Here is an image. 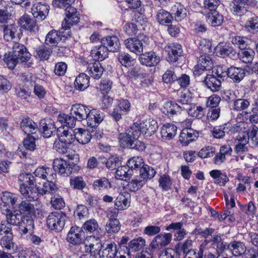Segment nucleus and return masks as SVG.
<instances>
[{"mask_svg": "<svg viewBox=\"0 0 258 258\" xmlns=\"http://www.w3.org/2000/svg\"><path fill=\"white\" fill-rule=\"evenodd\" d=\"M2 213L6 215V219L13 226H19L22 234H31L33 232L35 224L31 216H23L18 210L12 211L10 209L2 208Z\"/></svg>", "mask_w": 258, "mask_h": 258, "instance_id": "f257e3e1", "label": "nucleus"}, {"mask_svg": "<svg viewBox=\"0 0 258 258\" xmlns=\"http://www.w3.org/2000/svg\"><path fill=\"white\" fill-rule=\"evenodd\" d=\"M75 0H53L52 5L54 7L61 9L66 8V17L62 22V29L68 30L71 26L77 24L79 22L80 18L77 10L71 6V4Z\"/></svg>", "mask_w": 258, "mask_h": 258, "instance_id": "f03ea898", "label": "nucleus"}, {"mask_svg": "<svg viewBox=\"0 0 258 258\" xmlns=\"http://www.w3.org/2000/svg\"><path fill=\"white\" fill-rule=\"evenodd\" d=\"M141 135L139 129L138 122H136L128 128L125 133L119 135L118 139L121 145L123 147L130 148L135 143Z\"/></svg>", "mask_w": 258, "mask_h": 258, "instance_id": "7ed1b4c3", "label": "nucleus"}, {"mask_svg": "<svg viewBox=\"0 0 258 258\" xmlns=\"http://www.w3.org/2000/svg\"><path fill=\"white\" fill-rule=\"evenodd\" d=\"M141 135L139 129L138 122H136L128 128L125 133L119 135L118 139L121 145L123 147L130 148L135 143Z\"/></svg>", "mask_w": 258, "mask_h": 258, "instance_id": "20e7f679", "label": "nucleus"}, {"mask_svg": "<svg viewBox=\"0 0 258 258\" xmlns=\"http://www.w3.org/2000/svg\"><path fill=\"white\" fill-rule=\"evenodd\" d=\"M66 219V214L63 212H53L47 216L46 224L50 230L60 232L64 228Z\"/></svg>", "mask_w": 258, "mask_h": 258, "instance_id": "39448f33", "label": "nucleus"}, {"mask_svg": "<svg viewBox=\"0 0 258 258\" xmlns=\"http://www.w3.org/2000/svg\"><path fill=\"white\" fill-rule=\"evenodd\" d=\"M148 40V38L146 36H140L125 39L124 44L130 51L137 55H140L143 52L144 48L147 44Z\"/></svg>", "mask_w": 258, "mask_h": 258, "instance_id": "423d86ee", "label": "nucleus"}, {"mask_svg": "<svg viewBox=\"0 0 258 258\" xmlns=\"http://www.w3.org/2000/svg\"><path fill=\"white\" fill-rule=\"evenodd\" d=\"M85 249L88 254L97 257L100 256L102 247L104 246L102 244L100 239L98 237L90 236L86 238L85 240Z\"/></svg>", "mask_w": 258, "mask_h": 258, "instance_id": "0eeeda50", "label": "nucleus"}, {"mask_svg": "<svg viewBox=\"0 0 258 258\" xmlns=\"http://www.w3.org/2000/svg\"><path fill=\"white\" fill-rule=\"evenodd\" d=\"M74 164L73 162L67 161L62 158H56L53 162V168L54 172H57L62 176H68L73 170Z\"/></svg>", "mask_w": 258, "mask_h": 258, "instance_id": "6e6552de", "label": "nucleus"}, {"mask_svg": "<svg viewBox=\"0 0 258 258\" xmlns=\"http://www.w3.org/2000/svg\"><path fill=\"white\" fill-rule=\"evenodd\" d=\"M165 50L168 53L167 61L171 62L177 61L183 52L182 46L178 43L169 44L165 47Z\"/></svg>", "mask_w": 258, "mask_h": 258, "instance_id": "1a4fd4ad", "label": "nucleus"}, {"mask_svg": "<svg viewBox=\"0 0 258 258\" xmlns=\"http://www.w3.org/2000/svg\"><path fill=\"white\" fill-rule=\"evenodd\" d=\"M56 133L59 141L66 145H71L76 139L75 130L60 126L58 127Z\"/></svg>", "mask_w": 258, "mask_h": 258, "instance_id": "9d476101", "label": "nucleus"}, {"mask_svg": "<svg viewBox=\"0 0 258 258\" xmlns=\"http://www.w3.org/2000/svg\"><path fill=\"white\" fill-rule=\"evenodd\" d=\"M49 6L45 3L39 2L34 4L31 8V13L38 21L45 19L48 14Z\"/></svg>", "mask_w": 258, "mask_h": 258, "instance_id": "9b49d317", "label": "nucleus"}, {"mask_svg": "<svg viewBox=\"0 0 258 258\" xmlns=\"http://www.w3.org/2000/svg\"><path fill=\"white\" fill-rule=\"evenodd\" d=\"M139 129L143 134H148L151 135L155 133L158 129V125L156 120L149 118L143 120L142 122H138Z\"/></svg>", "mask_w": 258, "mask_h": 258, "instance_id": "f8f14e48", "label": "nucleus"}, {"mask_svg": "<svg viewBox=\"0 0 258 258\" xmlns=\"http://www.w3.org/2000/svg\"><path fill=\"white\" fill-rule=\"evenodd\" d=\"M20 128L23 132L27 135L36 134L39 131L37 123L27 116L22 119Z\"/></svg>", "mask_w": 258, "mask_h": 258, "instance_id": "ddd939ff", "label": "nucleus"}, {"mask_svg": "<svg viewBox=\"0 0 258 258\" xmlns=\"http://www.w3.org/2000/svg\"><path fill=\"white\" fill-rule=\"evenodd\" d=\"M39 131L44 138H48L51 137L55 131L56 127L54 122L50 119H43L39 122Z\"/></svg>", "mask_w": 258, "mask_h": 258, "instance_id": "4468645a", "label": "nucleus"}, {"mask_svg": "<svg viewBox=\"0 0 258 258\" xmlns=\"http://www.w3.org/2000/svg\"><path fill=\"white\" fill-rule=\"evenodd\" d=\"M84 232L78 226L72 227L67 235L68 241L74 245H79L82 243Z\"/></svg>", "mask_w": 258, "mask_h": 258, "instance_id": "2eb2a0df", "label": "nucleus"}, {"mask_svg": "<svg viewBox=\"0 0 258 258\" xmlns=\"http://www.w3.org/2000/svg\"><path fill=\"white\" fill-rule=\"evenodd\" d=\"M31 201H22L18 206V210L23 216L28 215L33 218L36 217V211L38 209L36 208L35 205L30 202Z\"/></svg>", "mask_w": 258, "mask_h": 258, "instance_id": "dca6fc26", "label": "nucleus"}, {"mask_svg": "<svg viewBox=\"0 0 258 258\" xmlns=\"http://www.w3.org/2000/svg\"><path fill=\"white\" fill-rule=\"evenodd\" d=\"M172 235L171 233L160 234L156 236L151 243L153 249H160L167 245L171 242Z\"/></svg>", "mask_w": 258, "mask_h": 258, "instance_id": "f3484780", "label": "nucleus"}, {"mask_svg": "<svg viewBox=\"0 0 258 258\" xmlns=\"http://www.w3.org/2000/svg\"><path fill=\"white\" fill-rule=\"evenodd\" d=\"M90 111L91 110L87 106L81 104H76L72 106L71 113L79 121L85 119L87 121Z\"/></svg>", "mask_w": 258, "mask_h": 258, "instance_id": "a211bd4d", "label": "nucleus"}, {"mask_svg": "<svg viewBox=\"0 0 258 258\" xmlns=\"http://www.w3.org/2000/svg\"><path fill=\"white\" fill-rule=\"evenodd\" d=\"M34 174L35 176L47 181L53 180L56 176L53 168L46 166H39L37 167L35 170Z\"/></svg>", "mask_w": 258, "mask_h": 258, "instance_id": "6ab92c4d", "label": "nucleus"}, {"mask_svg": "<svg viewBox=\"0 0 258 258\" xmlns=\"http://www.w3.org/2000/svg\"><path fill=\"white\" fill-rule=\"evenodd\" d=\"M12 53L18 57L21 62H26L30 57V54L27 51L25 46L19 43L14 44Z\"/></svg>", "mask_w": 258, "mask_h": 258, "instance_id": "aec40b11", "label": "nucleus"}, {"mask_svg": "<svg viewBox=\"0 0 258 258\" xmlns=\"http://www.w3.org/2000/svg\"><path fill=\"white\" fill-rule=\"evenodd\" d=\"M198 136V133L193 130L184 129L179 135V141L182 146H187L190 143L195 141Z\"/></svg>", "mask_w": 258, "mask_h": 258, "instance_id": "412c9836", "label": "nucleus"}, {"mask_svg": "<svg viewBox=\"0 0 258 258\" xmlns=\"http://www.w3.org/2000/svg\"><path fill=\"white\" fill-rule=\"evenodd\" d=\"M101 44L107 49L108 51L116 52L120 48V42L118 38L115 36H107L101 39Z\"/></svg>", "mask_w": 258, "mask_h": 258, "instance_id": "4be33fe9", "label": "nucleus"}, {"mask_svg": "<svg viewBox=\"0 0 258 258\" xmlns=\"http://www.w3.org/2000/svg\"><path fill=\"white\" fill-rule=\"evenodd\" d=\"M18 195L15 194L9 191L3 192L1 196L2 202L1 204V211H2L3 207L10 209L11 207H13L18 202Z\"/></svg>", "mask_w": 258, "mask_h": 258, "instance_id": "5701e85b", "label": "nucleus"}, {"mask_svg": "<svg viewBox=\"0 0 258 258\" xmlns=\"http://www.w3.org/2000/svg\"><path fill=\"white\" fill-rule=\"evenodd\" d=\"M215 51L217 55L225 57L230 56L234 57L236 55V51L229 44L226 43H219L215 48Z\"/></svg>", "mask_w": 258, "mask_h": 258, "instance_id": "b1692460", "label": "nucleus"}, {"mask_svg": "<svg viewBox=\"0 0 258 258\" xmlns=\"http://www.w3.org/2000/svg\"><path fill=\"white\" fill-rule=\"evenodd\" d=\"M139 60L140 62L146 66L152 67L158 64L160 60V57L157 56L154 52H145L140 54Z\"/></svg>", "mask_w": 258, "mask_h": 258, "instance_id": "393cba45", "label": "nucleus"}, {"mask_svg": "<svg viewBox=\"0 0 258 258\" xmlns=\"http://www.w3.org/2000/svg\"><path fill=\"white\" fill-rule=\"evenodd\" d=\"M104 117L103 112L96 109H92L87 119V125L91 127L96 126L103 120Z\"/></svg>", "mask_w": 258, "mask_h": 258, "instance_id": "a878e982", "label": "nucleus"}, {"mask_svg": "<svg viewBox=\"0 0 258 258\" xmlns=\"http://www.w3.org/2000/svg\"><path fill=\"white\" fill-rule=\"evenodd\" d=\"M18 23L22 28L30 32H35L38 29L36 20L28 15H24L21 17Z\"/></svg>", "mask_w": 258, "mask_h": 258, "instance_id": "bb28decb", "label": "nucleus"}, {"mask_svg": "<svg viewBox=\"0 0 258 258\" xmlns=\"http://www.w3.org/2000/svg\"><path fill=\"white\" fill-rule=\"evenodd\" d=\"M104 69L98 61H95L88 64L87 72L90 77L95 79H99L102 76Z\"/></svg>", "mask_w": 258, "mask_h": 258, "instance_id": "cd10ccee", "label": "nucleus"}, {"mask_svg": "<svg viewBox=\"0 0 258 258\" xmlns=\"http://www.w3.org/2000/svg\"><path fill=\"white\" fill-rule=\"evenodd\" d=\"M21 194L28 201H35L38 199V194L36 186L30 185L29 186L26 184H21L19 189Z\"/></svg>", "mask_w": 258, "mask_h": 258, "instance_id": "c85d7f7f", "label": "nucleus"}, {"mask_svg": "<svg viewBox=\"0 0 258 258\" xmlns=\"http://www.w3.org/2000/svg\"><path fill=\"white\" fill-rule=\"evenodd\" d=\"M146 245L145 240L139 237L131 240L128 242V245L126 246L127 251V254L130 255L131 252H135L142 250Z\"/></svg>", "mask_w": 258, "mask_h": 258, "instance_id": "c756f323", "label": "nucleus"}, {"mask_svg": "<svg viewBox=\"0 0 258 258\" xmlns=\"http://www.w3.org/2000/svg\"><path fill=\"white\" fill-rule=\"evenodd\" d=\"M115 207L118 210L127 209L131 203V196L126 192L120 194L115 201Z\"/></svg>", "mask_w": 258, "mask_h": 258, "instance_id": "7c9ffc66", "label": "nucleus"}, {"mask_svg": "<svg viewBox=\"0 0 258 258\" xmlns=\"http://www.w3.org/2000/svg\"><path fill=\"white\" fill-rule=\"evenodd\" d=\"M227 249L235 256H241L246 250L245 244L239 241H233L228 244Z\"/></svg>", "mask_w": 258, "mask_h": 258, "instance_id": "2f4dec72", "label": "nucleus"}, {"mask_svg": "<svg viewBox=\"0 0 258 258\" xmlns=\"http://www.w3.org/2000/svg\"><path fill=\"white\" fill-rule=\"evenodd\" d=\"M100 258H116L117 256L116 245L114 242L103 244Z\"/></svg>", "mask_w": 258, "mask_h": 258, "instance_id": "473e14b6", "label": "nucleus"}, {"mask_svg": "<svg viewBox=\"0 0 258 258\" xmlns=\"http://www.w3.org/2000/svg\"><path fill=\"white\" fill-rule=\"evenodd\" d=\"M177 127L172 123L164 124L160 131L161 137L163 140H170L176 135Z\"/></svg>", "mask_w": 258, "mask_h": 258, "instance_id": "72a5a7b5", "label": "nucleus"}, {"mask_svg": "<svg viewBox=\"0 0 258 258\" xmlns=\"http://www.w3.org/2000/svg\"><path fill=\"white\" fill-rule=\"evenodd\" d=\"M162 112L170 118L181 113L180 106L177 103L172 101H167L164 103Z\"/></svg>", "mask_w": 258, "mask_h": 258, "instance_id": "f704fd0d", "label": "nucleus"}, {"mask_svg": "<svg viewBox=\"0 0 258 258\" xmlns=\"http://www.w3.org/2000/svg\"><path fill=\"white\" fill-rule=\"evenodd\" d=\"M108 52L107 49L101 44L93 48L90 52V55L95 61H102L107 57Z\"/></svg>", "mask_w": 258, "mask_h": 258, "instance_id": "c9c22d12", "label": "nucleus"}, {"mask_svg": "<svg viewBox=\"0 0 258 258\" xmlns=\"http://www.w3.org/2000/svg\"><path fill=\"white\" fill-rule=\"evenodd\" d=\"M245 75V70L241 68L231 67L228 69V77L235 83H239Z\"/></svg>", "mask_w": 258, "mask_h": 258, "instance_id": "e433bc0d", "label": "nucleus"}, {"mask_svg": "<svg viewBox=\"0 0 258 258\" xmlns=\"http://www.w3.org/2000/svg\"><path fill=\"white\" fill-rule=\"evenodd\" d=\"M204 82L207 88L213 92L219 91L221 87V80L212 75H207Z\"/></svg>", "mask_w": 258, "mask_h": 258, "instance_id": "4c0bfd02", "label": "nucleus"}, {"mask_svg": "<svg viewBox=\"0 0 258 258\" xmlns=\"http://www.w3.org/2000/svg\"><path fill=\"white\" fill-rule=\"evenodd\" d=\"M247 17L249 18L245 23V29L251 33H257L258 32V16L251 12V15Z\"/></svg>", "mask_w": 258, "mask_h": 258, "instance_id": "58836bf2", "label": "nucleus"}, {"mask_svg": "<svg viewBox=\"0 0 258 258\" xmlns=\"http://www.w3.org/2000/svg\"><path fill=\"white\" fill-rule=\"evenodd\" d=\"M171 11L174 15L175 20L179 22L186 18L187 10L185 7L179 3H176L172 6Z\"/></svg>", "mask_w": 258, "mask_h": 258, "instance_id": "ea45409f", "label": "nucleus"}, {"mask_svg": "<svg viewBox=\"0 0 258 258\" xmlns=\"http://www.w3.org/2000/svg\"><path fill=\"white\" fill-rule=\"evenodd\" d=\"M92 186L94 189L100 192L106 191L111 187V184L108 179L105 177L95 179Z\"/></svg>", "mask_w": 258, "mask_h": 258, "instance_id": "a19ab883", "label": "nucleus"}, {"mask_svg": "<svg viewBox=\"0 0 258 258\" xmlns=\"http://www.w3.org/2000/svg\"><path fill=\"white\" fill-rule=\"evenodd\" d=\"M63 32L56 30L50 31L46 35L45 43L51 46L56 45L64 37Z\"/></svg>", "mask_w": 258, "mask_h": 258, "instance_id": "79ce46f5", "label": "nucleus"}, {"mask_svg": "<svg viewBox=\"0 0 258 258\" xmlns=\"http://www.w3.org/2000/svg\"><path fill=\"white\" fill-rule=\"evenodd\" d=\"M255 52L250 48H245L240 50L237 53L239 59L245 63H251L253 60Z\"/></svg>", "mask_w": 258, "mask_h": 258, "instance_id": "37998d69", "label": "nucleus"}, {"mask_svg": "<svg viewBox=\"0 0 258 258\" xmlns=\"http://www.w3.org/2000/svg\"><path fill=\"white\" fill-rule=\"evenodd\" d=\"M74 84L77 90L84 91L89 86V77L84 73L80 74L76 77Z\"/></svg>", "mask_w": 258, "mask_h": 258, "instance_id": "c03bdc74", "label": "nucleus"}, {"mask_svg": "<svg viewBox=\"0 0 258 258\" xmlns=\"http://www.w3.org/2000/svg\"><path fill=\"white\" fill-rule=\"evenodd\" d=\"M134 172L127 165L118 167L115 172V177L119 180H126L130 179L133 175Z\"/></svg>", "mask_w": 258, "mask_h": 258, "instance_id": "a18cd8bd", "label": "nucleus"}, {"mask_svg": "<svg viewBox=\"0 0 258 258\" xmlns=\"http://www.w3.org/2000/svg\"><path fill=\"white\" fill-rule=\"evenodd\" d=\"M76 139L80 144H86L88 143L92 138V135L88 130L82 128H76Z\"/></svg>", "mask_w": 258, "mask_h": 258, "instance_id": "49530a36", "label": "nucleus"}, {"mask_svg": "<svg viewBox=\"0 0 258 258\" xmlns=\"http://www.w3.org/2000/svg\"><path fill=\"white\" fill-rule=\"evenodd\" d=\"M210 175L214 179V182L220 185H224L229 181L227 175L218 170L211 171Z\"/></svg>", "mask_w": 258, "mask_h": 258, "instance_id": "de8ad7c7", "label": "nucleus"}, {"mask_svg": "<svg viewBox=\"0 0 258 258\" xmlns=\"http://www.w3.org/2000/svg\"><path fill=\"white\" fill-rule=\"evenodd\" d=\"M18 27L15 24L4 25V38L6 41H11L15 38Z\"/></svg>", "mask_w": 258, "mask_h": 258, "instance_id": "09e8293b", "label": "nucleus"}, {"mask_svg": "<svg viewBox=\"0 0 258 258\" xmlns=\"http://www.w3.org/2000/svg\"><path fill=\"white\" fill-rule=\"evenodd\" d=\"M249 6L234 4L231 8V12L236 16L241 17L251 15V12L248 10Z\"/></svg>", "mask_w": 258, "mask_h": 258, "instance_id": "8fccbe9b", "label": "nucleus"}, {"mask_svg": "<svg viewBox=\"0 0 258 258\" xmlns=\"http://www.w3.org/2000/svg\"><path fill=\"white\" fill-rule=\"evenodd\" d=\"M76 119L74 115L70 116L66 114H60L57 117V120L66 127H73L76 124Z\"/></svg>", "mask_w": 258, "mask_h": 258, "instance_id": "3c124183", "label": "nucleus"}, {"mask_svg": "<svg viewBox=\"0 0 258 258\" xmlns=\"http://www.w3.org/2000/svg\"><path fill=\"white\" fill-rule=\"evenodd\" d=\"M186 111L189 115L198 119L202 118L205 114L203 108L195 104L190 105Z\"/></svg>", "mask_w": 258, "mask_h": 258, "instance_id": "603ef678", "label": "nucleus"}, {"mask_svg": "<svg viewBox=\"0 0 258 258\" xmlns=\"http://www.w3.org/2000/svg\"><path fill=\"white\" fill-rule=\"evenodd\" d=\"M144 161L142 157L136 156L131 158L128 160L126 164L128 167L134 171H137L140 169L144 164Z\"/></svg>", "mask_w": 258, "mask_h": 258, "instance_id": "864d4df0", "label": "nucleus"}, {"mask_svg": "<svg viewBox=\"0 0 258 258\" xmlns=\"http://www.w3.org/2000/svg\"><path fill=\"white\" fill-rule=\"evenodd\" d=\"M156 173L154 169L147 165L143 164V166L140 169V175L142 179L146 180L147 179H151L153 178Z\"/></svg>", "mask_w": 258, "mask_h": 258, "instance_id": "5fc2aeb1", "label": "nucleus"}, {"mask_svg": "<svg viewBox=\"0 0 258 258\" xmlns=\"http://www.w3.org/2000/svg\"><path fill=\"white\" fill-rule=\"evenodd\" d=\"M0 245L6 250H14L15 243L13 242V234L3 236L0 240Z\"/></svg>", "mask_w": 258, "mask_h": 258, "instance_id": "6e6d98bb", "label": "nucleus"}, {"mask_svg": "<svg viewBox=\"0 0 258 258\" xmlns=\"http://www.w3.org/2000/svg\"><path fill=\"white\" fill-rule=\"evenodd\" d=\"M207 21L213 27H216L221 25L223 21V17L222 15L217 13V11L211 13L209 14Z\"/></svg>", "mask_w": 258, "mask_h": 258, "instance_id": "4d7b16f0", "label": "nucleus"}, {"mask_svg": "<svg viewBox=\"0 0 258 258\" xmlns=\"http://www.w3.org/2000/svg\"><path fill=\"white\" fill-rule=\"evenodd\" d=\"M70 183L71 187L78 190H82L86 186V182L81 176L71 177L70 179Z\"/></svg>", "mask_w": 258, "mask_h": 258, "instance_id": "13d9d810", "label": "nucleus"}, {"mask_svg": "<svg viewBox=\"0 0 258 258\" xmlns=\"http://www.w3.org/2000/svg\"><path fill=\"white\" fill-rule=\"evenodd\" d=\"M120 229L119 221L116 219H111L107 222L106 225V231L109 234L118 232Z\"/></svg>", "mask_w": 258, "mask_h": 258, "instance_id": "bf43d9fd", "label": "nucleus"}, {"mask_svg": "<svg viewBox=\"0 0 258 258\" xmlns=\"http://www.w3.org/2000/svg\"><path fill=\"white\" fill-rule=\"evenodd\" d=\"M157 19L161 24L170 23L173 19L172 15L164 10H160L157 14Z\"/></svg>", "mask_w": 258, "mask_h": 258, "instance_id": "052dcab7", "label": "nucleus"}, {"mask_svg": "<svg viewBox=\"0 0 258 258\" xmlns=\"http://www.w3.org/2000/svg\"><path fill=\"white\" fill-rule=\"evenodd\" d=\"M113 87V82L111 80L106 79L102 80L97 89L101 92L102 94H108Z\"/></svg>", "mask_w": 258, "mask_h": 258, "instance_id": "680f3d73", "label": "nucleus"}, {"mask_svg": "<svg viewBox=\"0 0 258 258\" xmlns=\"http://www.w3.org/2000/svg\"><path fill=\"white\" fill-rule=\"evenodd\" d=\"M177 105L180 106V111L186 110L190 106L191 99L188 95L185 93L182 94L177 100Z\"/></svg>", "mask_w": 258, "mask_h": 258, "instance_id": "e2e57ef3", "label": "nucleus"}, {"mask_svg": "<svg viewBox=\"0 0 258 258\" xmlns=\"http://www.w3.org/2000/svg\"><path fill=\"white\" fill-rule=\"evenodd\" d=\"M232 43L238 47L240 50L245 48L248 45V39L247 37L236 36L232 38Z\"/></svg>", "mask_w": 258, "mask_h": 258, "instance_id": "0e129e2a", "label": "nucleus"}, {"mask_svg": "<svg viewBox=\"0 0 258 258\" xmlns=\"http://www.w3.org/2000/svg\"><path fill=\"white\" fill-rule=\"evenodd\" d=\"M227 125V124H224L222 125L214 127L212 131V136L215 138L217 139L223 138L225 135V133L227 132L230 127L229 125Z\"/></svg>", "mask_w": 258, "mask_h": 258, "instance_id": "69168bd1", "label": "nucleus"}, {"mask_svg": "<svg viewBox=\"0 0 258 258\" xmlns=\"http://www.w3.org/2000/svg\"><path fill=\"white\" fill-rule=\"evenodd\" d=\"M197 64L204 69L210 70L213 66V62L210 57L205 54L199 57Z\"/></svg>", "mask_w": 258, "mask_h": 258, "instance_id": "338daca9", "label": "nucleus"}, {"mask_svg": "<svg viewBox=\"0 0 258 258\" xmlns=\"http://www.w3.org/2000/svg\"><path fill=\"white\" fill-rule=\"evenodd\" d=\"M50 49L45 46H42L39 47L34 52L35 56L40 60H46L50 55Z\"/></svg>", "mask_w": 258, "mask_h": 258, "instance_id": "774afa93", "label": "nucleus"}]
</instances>
